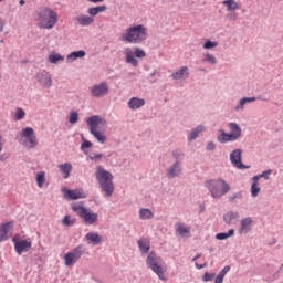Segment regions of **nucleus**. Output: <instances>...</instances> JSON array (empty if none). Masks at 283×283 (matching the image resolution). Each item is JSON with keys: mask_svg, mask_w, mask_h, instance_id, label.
<instances>
[{"mask_svg": "<svg viewBox=\"0 0 283 283\" xmlns=\"http://www.w3.org/2000/svg\"><path fill=\"white\" fill-rule=\"evenodd\" d=\"M86 124L90 127V134L96 138L97 143L105 145L107 142V136H105V132L107 129V120L98 115H94L86 119Z\"/></svg>", "mask_w": 283, "mask_h": 283, "instance_id": "nucleus-1", "label": "nucleus"}, {"mask_svg": "<svg viewBox=\"0 0 283 283\" xmlns=\"http://www.w3.org/2000/svg\"><path fill=\"white\" fill-rule=\"evenodd\" d=\"M38 27L41 30H52L59 23V13L51 8H42L35 12Z\"/></svg>", "mask_w": 283, "mask_h": 283, "instance_id": "nucleus-2", "label": "nucleus"}, {"mask_svg": "<svg viewBox=\"0 0 283 283\" xmlns=\"http://www.w3.org/2000/svg\"><path fill=\"white\" fill-rule=\"evenodd\" d=\"M120 40L125 43L138 45L139 43H143V41L147 40V28L143 24L130 25L120 35Z\"/></svg>", "mask_w": 283, "mask_h": 283, "instance_id": "nucleus-3", "label": "nucleus"}, {"mask_svg": "<svg viewBox=\"0 0 283 283\" xmlns=\"http://www.w3.org/2000/svg\"><path fill=\"white\" fill-rule=\"evenodd\" d=\"M95 178L105 196L107 198L112 197L114 195V175L98 166L95 172Z\"/></svg>", "mask_w": 283, "mask_h": 283, "instance_id": "nucleus-4", "label": "nucleus"}, {"mask_svg": "<svg viewBox=\"0 0 283 283\" xmlns=\"http://www.w3.org/2000/svg\"><path fill=\"white\" fill-rule=\"evenodd\" d=\"M205 187L210 191L212 198H222L231 191V187L222 179L206 181Z\"/></svg>", "mask_w": 283, "mask_h": 283, "instance_id": "nucleus-5", "label": "nucleus"}, {"mask_svg": "<svg viewBox=\"0 0 283 283\" xmlns=\"http://www.w3.org/2000/svg\"><path fill=\"white\" fill-rule=\"evenodd\" d=\"M146 264L153 273H156L159 280H163V282H167V279L165 277V271L163 270L161 265L163 258L158 256L156 252H150L146 259Z\"/></svg>", "mask_w": 283, "mask_h": 283, "instance_id": "nucleus-6", "label": "nucleus"}, {"mask_svg": "<svg viewBox=\"0 0 283 283\" xmlns=\"http://www.w3.org/2000/svg\"><path fill=\"white\" fill-rule=\"evenodd\" d=\"M19 143H21L28 149H34L39 145V138L34 134V128L25 127L17 136Z\"/></svg>", "mask_w": 283, "mask_h": 283, "instance_id": "nucleus-7", "label": "nucleus"}, {"mask_svg": "<svg viewBox=\"0 0 283 283\" xmlns=\"http://www.w3.org/2000/svg\"><path fill=\"white\" fill-rule=\"evenodd\" d=\"M72 209L77 216H80L84 220L85 224L91 226L96 224V222H98V213L87 208H84L78 203H73Z\"/></svg>", "mask_w": 283, "mask_h": 283, "instance_id": "nucleus-8", "label": "nucleus"}, {"mask_svg": "<svg viewBox=\"0 0 283 283\" xmlns=\"http://www.w3.org/2000/svg\"><path fill=\"white\" fill-rule=\"evenodd\" d=\"M81 258H83V247L77 245L71 252L64 254V264L65 266H74Z\"/></svg>", "mask_w": 283, "mask_h": 283, "instance_id": "nucleus-9", "label": "nucleus"}, {"mask_svg": "<svg viewBox=\"0 0 283 283\" xmlns=\"http://www.w3.org/2000/svg\"><path fill=\"white\" fill-rule=\"evenodd\" d=\"M12 242L14 243V250L18 255L22 253H28L32 249V241L20 240L19 235L13 237Z\"/></svg>", "mask_w": 283, "mask_h": 283, "instance_id": "nucleus-10", "label": "nucleus"}, {"mask_svg": "<svg viewBox=\"0 0 283 283\" xmlns=\"http://www.w3.org/2000/svg\"><path fill=\"white\" fill-rule=\"evenodd\" d=\"M91 94L95 98H103V96H107V94H109V85H107V82L93 85L91 87Z\"/></svg>", "mask_w": 283, "mask_h": 283, "instance_id": "nucleus-11", "label": "nucleus"}, {"mask_svg": "<svg viewBox=\"0 0 283 283\" xmlns=\"http://www.w3.org/2000/svg\"><path fill=\"white\" fill-rule=\"evenodd\" d=\"M230 161L237 169H249V166L242 164V150L235 149L230 154Z\"/></svg>", "mask_w": 283, "mask_h": 283, "instance_id": "nucleus-12", "label": "nucleus"}, {"mask_svg": "<svg viewBox=\"0 0 283 283\" xmlns=\"http://www.w3.org/2000/svg\"><path fill=\"white\" fill-rule=\"evenodd\" d=\"M64 198L66 200H81L83 198H87V192L81 189H74V190L64 189Z\"/></svg>", "mask_w": 283, "mask_h": 283, "instance_id": "nucleus-13", "label": "nucleus"}, {"mask_svg": "<svg viewBox=\"0 0 283 283\" xmlns=\"http://www.w3.org/2000/svg\"><path fill=\"white\" fill-rule=\"evenodd\" d=\"M12 229H14V221H9L0 226V242H6L9 239L8 234Z\"/></svg>", "mask_w": 283, "mask_h": 283, "instance_id": "nucleus-14", "label": "nucleus"}, {"mask_svg": "<svg viewBox=\"0 0 283 283\" xmlns=\"http://www.w3.org/2000/svg\"><path fill=\"white\" fill-rule=\"evenodd\" d=\"M189 76V67L182 66L179 71L171 74L174 81H187Z\"/></svg>", "mask_w": 283, "mask_h": 283, "instance_id": "nucleus-15", "label": "nucleus"}, {"mask_svg": "<svg viewBox=\"0 0 283 283\" xmlns=\"http://www.w3.org/2000/svg\"><path fill=\"white\" fill-rule=\"evenodd\" d=\"M129 109L136 112V109H140V107H145V99L138 97H132L127 103Z\"/></svg>", "mask_w": 283, "mask_h": 283, "instance_id": "nucleus-16", "label": "nucleus"}, {"mask_svg": "<svg viewBox=\"0 0 283 283\" xmlns=\"http://www.w3.org/2000/svg\"><path fill=\"white\" fill-rule=\"evenodd\" d=\"M175 231H176V233H178L179 235L185 238V235H189L191 233V227H189L185 223L178 222L175 224Z\"/></svg>", "mask_w": 283, "mask_h": 283, "instance_id": "nucleus-17", "label": "nucleus"}, {"mask_svg": "<svg viewBox=\"0 0 283 283\" xmlns=\"http://www.w3.org/2000/svg\"><path fill=\"white\" fill-rule=\"evenodd\" d=\"M75 21H77L78 25H82V28H87L94 23V18H92V15L80 14Z\"/></svg>", "mask_w": 283, "mask_h": 283, "instance_id": "nucleus-18", "label": "nucleus"}, {"mask_svg": "<svg viewBox=\"0 0 283 283\" xmlns=\"http://www.w3.org/2000/svg\"><path fill=\"white\" fill-rule=\"evenodd\" d=\"M85 240H87L90 244L97 245L101 244V242H103V237H101V234H98L97 232H88L85 235Z\"/></svg>", "mask_w": 283, "mask_h": 283, "instance_id": "nucleus-19", "label": "nucleus"}, {"mask_svg": "<svg viewBox=\"0 0 283 283\" xmlns=\"http://www.w3.org/2000/svg\"><path fill=\"white\" fill-rule=\"evenodd\" d=\"M218 140L219 143H235V137L230 133L227 134L223 129L219 130Z\"/></svg>", "mask_w": 283, "mask_h": 283, "instance_id": "nucleus-20", "label": "nucleus"}, {"mask_svg": "<svg viewBox=\"0 0 283 283\" xmlns=\"http://www.w3.org/2000/svg\"><path fill=\"white\" fill-rule=\"evenodd\" d=\"M182 174V169L180 168V163H175L169 169H168V178H176Z\"/></svg>", "mask_w": 283, "mask_h": 283, "instance_id": "nucleus-21", "label": "nucleus"}, {"mask_svg": "<svg viewBox=\"0 0 283 283\" xmlns=\"http://www.w3.org/2000/svg\"><path fill=\"white\" fill-rule=\"evenodd\" d=\"M253 224V219L251 217H247L241 220L240 233H249L251 231V226Z\"/></svg>", "mask_w": 283, "mask_h": 283, "instance_id": "nucleus-22", "label": "nucleus"}, {"mask_svg": "<svg viewBox=\"0 0 283 283\" xmlns=\"http://www.w3.org/2000/svg\"><path fill=\"white\" fill-rule=\"evenodd\" d=\"M222 6L226 7L227 12H233L240 10V4L235 0H223Z\"/></svg>", "mask_w": 283, "mask_h": 283, "instance_id": "nucleus-23", "label": "nucleus"}, {"mask_svg": "<svg viewBox=\"0 0 283 283\" xmlns=\"http://www.w3.org/2000/svg\"><path fill=\"white\" fill-rule=\"evenodd\" d=\"M107 10V6L103 4V6H98V7H91L87 9V14H90V17L94 18L97 14H101V12H105Z\"/></svg>", "mask_w": 283, "mask_h": 283, "instance_id": "nucleus-24", "label": "nucleus"}, {"mask_svg": "<svg viewBox=\"0 0 283 283\" xmlns=\"http://www.w3.org/2000/svg\"><path fill=\"white\" fill-rule=\"evenodd\" d=\"M137 244L142 253H149V249H151V243L149 242V239H140Z\"/></svg>", "mask_w": 283, "mask_h": 283, "instance_id": "nucleus-25", "label": "nucleus"}, {"mask_svg": "<svg viewBox=\"0 0 283 283\" xmlns=\"http://www.w3.org/2000/svg\"><path fill=\"white\" fill-rule=\"evenodd\" d=\"M229 127L231 130L230 134L238 140V138L242 136V128H240V125H238L237 123H230Z\"/></svg>", "mask_w": 283, "mask_h": 283, "instance_id": "nucleus-26", "label": "nucleus"}, {"mask_svg": "<svg viewBox=\"0 0 283 283\" xmlns=\"http://www.w3.org/2000/svg\"><path fill=\"white\" fill-rule=\"evenodd\" d=\"M125 54H126V63H130V65H134V67H136L138 65V60H136V57H134V51H132V49L127 48L125 50Z\"/></svg>", "mask_w": 283, "mask_h": 283, "instance_id": "nucleus-27", "label": "nucleus"}, {"mask_svg": "<svg viewBox=\"0 0 283 283\" xmlns=\"http://www.w3.org/2000/svg\"><path fill=\"white\" fill-rule=\"evenodd\" d=\"M252 186H251V196L252 198H258L260 191H262V188H260V184L258 182V177H252Z\"/></svg>", "mask_w": 283, "mask_h": 283, "instance_id": "nucleus-28", "label": "nucleus"}, {"mask_svg": "<svg viewBox=\"0 0 283 283\" xmlns=\"http://www.w3.org/2000/svg\"><path fill=\"white\" fill-rule=\"evenodd\" d=\"M59 169L61 174L64 175V178L67 179L70 178V174L72 172V164L65 163V164L59 165Z\"/></svg>", "mask_w": 283, "mask_h": 283, "instance_id": "nucleus-29", "label": "nucleus"}, {"mask_svg": "<svg viewBox=\"0 0 283 283\" xmlns=\"http://www.w3.org/2000/svg\"><path fill=\"white\" fill-rule=\"evenodd\" d=\"M85 56V51H75L67 55L66 61L67 63H74L76 59H83Z\"/></svg>", "mask_w": 283, "mask_h": 283, "instance_id": "nucleus-30", "label": "nucleus"}, {"mask_svg": "<svg viewBox=\"0 0 283 283\" xmlns=\"http://www.w3.org/2000/svg\"><path fill=\"white\" fill-rule=\"evenodd\" d=\"M238 218H240V213L229 211L224 216V222H227V224H231L234 220H238Z\"/></svg>", "mask_w": 283, "mask_h": 283, "instance_id": "nucleus-31", "label": "nucleus"}, {"mask_svg": "<svg viewBox=\"0 0 283 283\" xmlns=\"http://www.w3.org/2000/svg\"><path fill=\"white\" fill-rule=\"evenodd\" d=\"M139 218L142 220H151V218H154V212L149 209L143 208L139 210Z\"/></svg>", "mask_w": 283, "mask_h": 283, "instance_id": "nucleus-32", "label": "nucleus"}, {"mask_svg": "<svg viewBox=\"0 0 283 283\" xmlns=\"http://www.w3.org/2000/svg\"><path fill=\"white\" fill-rule=\"evenodd\" d=\"M201 132H205V126H202V125L197 126L196 128H193V129L190 132V135H189V137H188V140H196L197 136H198Z\"/></svg>", "mask_w": 283, "mask_h": 283, "instance_id": "nucleus-33", "label": "nucleus"}, {"mask_svg": "<svg viewBox=\"0 0 283 283\" xmlns=\"http://www.w3.org/2000/svg\"><path fill=\"white\" fill-rule=\"evenodd\" d=\"M59 61H65V57L63 55H61L60 53H51L49 55L50 63H53L54 65H56L59 63Z\"/></svg>", "mask_w": 283, "mask_h": 283, "instance_id": "nucleus-34", "label": "nucleus"}, {"mask_svg": "<svg viewBox=\"0 0 283 283\" xmlns=\"http://www.w3.org/2000/svg\"><path fill=\"white\" fill-rule=\"evenodd\" d=\"M255 101H258V98L255 97H243L241 101H240V105L235 107L237 111L239 109H244V105L247 103H255Z\"/></svg>", "mask_w": 283, "mask_h": 283, "instance_id": "nucleus-35", "label": "nucleus"}, {"mask_svg": "<svg viewBox=\"0 0 283 283\" xmlns=\"http://www.w3.org/2000/svg\"><path fill=\"white\" fill-rule=\"evenodd\" d=\"M234 234H235V230L230 229V230L228 231V233H224V232L218 233V234L216 235V239H217V240H227V238H231V237L234 235Z\"/></svg>", "mask_w": 283, "mask_h": 283, "instance_id": "nucleus-36", "label": "nucleus"}, {"mask_svg": "<svg viewBox=\"0 0 283 283\" xmlns=\"http://www.w3.org/2000/svg\"><path fill=\"white\" fill-rule=\"evenodd\" d=\"M203 63H209L210 65H216L218 63V60L216 56L211 55V53H207L203 59Z\"/></svg>", "mask_w": 283, "mask_h": 283, "instance_id": "nucleus-37", "label": "nucleus"}, {"mask_svg": "<svg viewBox=\"0 0 283 283\" xmlns=\"http://www.w3.org/2000/svg\"><path fill=\"white\" fill-rule=\"evenodd\" d=\"M38 187H43L45 185V171L38 172L36 175Z\"/></svg>", "mask_w": 283, "mask_h": 283, "instance_id": "nucleus-38", "label": "nucleus"}, {"mask_svg": "<svg viewBox=\"0 0 283 283\" xmlns=\"http://www.w3.org/2000/svg\"><path fill=\"white\" fill-rule=\"evenodd\" d=\"M76 223V219H72L70 216H65L62 220L64 227H73Z\"/></svg>", "mask_w": 283, "mask_h": 283, "instance_id": "nucleus-39", "label": "nucleus"}, {"mask_svg": "<svg viewBox=\"0 0 283 283\" xmlns=\"http://www.w3.org/2000/svg\"><path fill=\"white\" fill-rule=\"evenodd\" d=\"M42 85L45 87H52V76L50 74L44 75L42 80Z\"/></svg>", "mask_w": 283, "mask_h": 283, "instance_id": "nucleus-40", "label": "nucleus"}, {"mask_svg": "<svg viewBox=\"0 0 283 283\" xmlns=\"http://www.w3.org/2000/svg\"><path fill=\"white\" fill-rule=\"evenodd\" d=\"M69 122L71 123V125H76V123H78V113L71 112Z\"/></svg>", "mask_w": 283, "mask_h": 283, "instance_id": "nucleus-41", "label": "nucleus"}, {"mask_svg": "<svg viewBox=\"0 0 283 283\" xmlns=\"http://www.w3.org/2000/svg\"><path fill=\"white\" fill-rule=\"evenodd\" d=\"M212 48H218V42H213L211 40H208L205 44H203V50H212Z\"/></svg>", "mask_w": 283, "mask_h": 283, "instance_id": "nucleus-42", "label": "nucleus"}, {"mask_svg": "<svg viewBox=\"0 0 283 283\" xmlns=\"http://www.w3.org/2000/svg\"><path fill=\"white\" fill-rule=\"evenodd\" d=\"M23 118H25V111L22 108H17L15 120H23Z\"/></svg>", "mask_w": 283, "mask_h": 283, "instance_id": "nucleus-43", "label": "nucleus"}, {"mask_svg": "<svg viewBox=\"0 0 283 283\" xmlns=\"http://www.w3.org/2000/svg\"><path fill=\"white\" fill-rule=\"evenodd\" d=\"M273 174V170H265L261 175L254 176V178H258V181L260 178H264L265 180H269V176Z\"/></svg>", "mask_w": 283, "mask_h": 283, "instance_id": "nucleus-44", "label": "nucleus"}, {"mask_svg": "<svg viewBox=\"0 0 283 283\" xmlns=\"http://www.w3.org/2000/svg\"><path fill=\"white\" fill-rule=\"evenodd\" d=\"M135 56L137 59H145V56H147V53H145V51L143 49H135Z\"/></svg>", "mask_w": 283, "mask_h": 283, "instance_id": "nucleus-45", "label": "nucleus"}, {"mask_svg": "<svg viewBox=\"0 0 283 283\" xmlns=\"http://www.w3.org/2000/svg\"><path fill=\"white\" fill-rule=\"evenodd\" d=\"M216 277V274L214 273H212V274H210V273H205L203 274V282H212V280Z\"/></svg>", "mask_w": 283, "mask_h": 283, "instance_id": "nucleus-46", "label": "nucleus"}, {"mask_svg": "<svg viewBox=\"0 0 283 283\" xmlns=\"http://www.w3.org/2000/svg\"><path fill=\"white\" fill-rule=\"evenodd\" d=\"M226 17L228 21H235V19H238V14H235V12L228 13Z\"/></svg>", "mask_w": 283, "mask_h": 283, "instance_id": "nucleus-47", "label": "nucleus"}, {"mask_svg": "<svg viewBox=\"0 0 283 283\" xmlns=\"http://www.w3.org/2000/svg\"><path fill=\"white\" fill-rule=\"evenodd\" d=\"M172 156L174 158H176V160H178V158H182V150H175L172 151Z\"/></svg>", "mask_w": 283, "mask_h": 283, "instance_id": "nucleus-48", "label": "nucleus"}, {"mask_svg": "<svg viewBox=\"0 0 283 283\" xmlns=\"http://www.w3.org/2000/svg\"><path fill=\"white\" fill-rule=\"evenodd\" d=\"M231 271V268L229 265L224 266L221 272L219 273L220 275H222L224 277V275H227L229 272Z\"/></svg>", "mask_w": 283, "mask_h": 283, "instance_id": "nucleus-49", "label": "nucleus"}, {"mask_svg": "<svg viewBox=\"0 0 283 283\" xmlns=\"http://www.w3.org/2000/svg\"><path fill=\"white\" fill-rule=\"evenodd\" d=\"M90 147H92V143H91V142H84V143L82 144V146H81V149H82V151H83L84 149H87V148H90Z\"/></svg>", "mask_w": 283, "mask_h": 283, "instance_id": "nucleus-50", "label": "nucleus"}, {"mask_svg": "<svg viewBox=\"0 0 283 283\" xmlns=\"http://www.w3.org/2000/svg\"><path fill=\"white\" fill-rule=\"evenodd\" d=\"M222 282H224V276H222V274L219 273L214 279V283H222Z\"/></svg>", "mask_w": 283, "mask_h": 283, "instance_id": "nucleus-51", "label": "nucleus"}, {"mask_svg": "<svg viewBox=\"0 0 283 283\" xmlns=\"http://www.w3.org/2000/svg\"><path fill=\"white\" fill-rule=\"evenodd\" d=\"M207 149H208L209 151H213V149H216V144H214L213 142L208 143Z\"/></svg>", "mask_w": 283, "mask_h": 283, "instance_id": "nucleus-52", "label": "nucleus"}, {"mask_svg": "<svg viewBox=\"0 0 283 283\" xmlns=\"http://www.w3.org/2000/svg\"><path fill=\"white\" fill-rule=\"evenodd\" d=\"M101 158H103V154H97V155H95V156H91L90 157V160H101Z\"/></svg>", "mask_w": 283, "mask_h": 283, "instance_id": "nucleus-53", "label": "nucleus"}, {"mask_svg": "<svg viewBox=\"0 0 283 283\" xmlns=\"http://www.w3.org/2000/svg\"><path fill=\"white\" fill-rule=\"evenodd\" d=\"M3 28H6V21L0 18V32H3Z\"/></svg>", "mask_w": 283, "mask_h": 283, "instance_id": "nucleus-54", "label": "nucleus"}, {"mask_svg": "<svg viewBox=\"0 0 283 283\" xmlns=\"http://www.w3.org/2000/svg\"><path fill=\"white\" fill-rule=\"evenodd\" d=\"M195 266H196V269H205V266H207V263H205V264H199L198 262H196L195 263Z\"/></svg>", "mask_w": 283, "mask_h": 283, "instance_id": "nucleus-55", "label": "nucleus"}, {"mask_svg": "<svg viewBox=\"0 0 283 283\" xmlns=\"http://www.w3.org/2000/svg\"><path fill=\"white\" fill-rule=\"evenodd\" d=\"M1 140H3V137L0 135V154L3 151V144Z\"/></svg>", "mask_w": 283, "mask_h": 283, "instance_id": "nucleus-56", "label": "nucleus"}, {"mask_svg": "<svg viewBox=\"0 0 283 283\" xmlns=\"http://www.w3.org/2000/svg\"><path fill=\"white\" fill-rule=\"evenodd\" d=\"M87 1H90L91 3H103V1L105 0H87Z\"/></svg>", "mask_w": 283, "mask_h": 283, "instance_id": "nucleus-57", "label": "nucleus"}, {"mask_svg": "<svg viewBox=\"0 0 283 283\" xmlns=\"http://www.w3.org/2000/svg\"><path fill=\"white\" fill-rule=\"evenodd\" d=\"M4 160H8V156L1 155V156H0V161H1V163H4Z\"/></svg>", "mask_w": 283, "mask_h": 283, "instance_id": "nucleus-58", "label": "nucleus"}, {"mask_svg": "<svg viewBox=\"0 0 283 283\" xmlns=\"http://www.w3.org/2000/svg\"><path fill=\"white\" fill-rule=\"evenodd\" d=\"M235 198H238V195H233L232 197H230V202H233Z\"/></svg>", "mask_w": 283, "mask_h": 283, "instance_id": "nucleus-59", "label": "nucleus"}, {"mask_svg": "<svg viewBox=\"0 0 283 283\" xmlns=\"http://www.w3.org/2000/svg\"><path fill=\"white\" fill-rule=\"evenodd\" d=\"M200 258V254H197L193 259L192 262H196V260H198Z\"/></svg>", "mask_w": 283, "mask_h": 283, "instance_id": "nucleus-60", "label": "nucleus"}, {"mask_svg": "<svg viewBox=\"0 0 283 283\" xmlns=\"http://www.w3.org/2000/svg\"><path fill=\"white\" fill-rule=\"evenodd\" d=\"M19 3H20L21 6H25V0H20Z\"/></svg>", "mask_w": 283, "mask_h": 283, "instance_id": "nucleus-61", "label": "nucleus"}, {"mask_svg": "<svg viewBox=\"0 0 283 283\" xmlns=\"http://www.w3.org/2000/svg\"><path fill=\"white\" fill-rule=\"evenodd\" d=\"M3 1V0H0V2Z\"/></svg>", "mask_w": 283, "mask_h": 283, "instance_id": "nucleus-62", "label": "nucleus"}]
</instances>
